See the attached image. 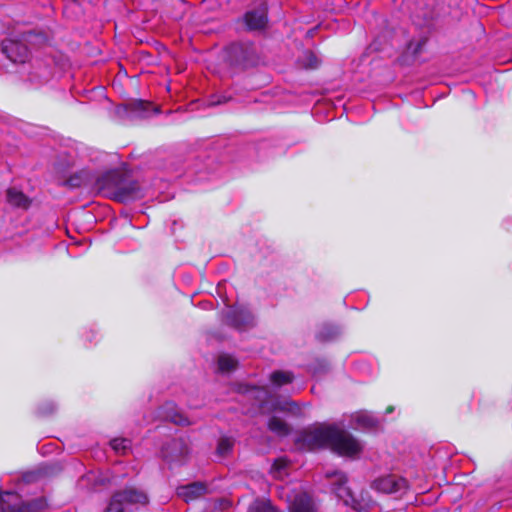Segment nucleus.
Listing matches in <instances>:
<instances>
[{"mask_svg":"<svg viewBox=\"0 0 512 512\" xmlns=\"http://www.w3.org/2000/svg\"><path fill=\"white\" fill-rule=\"evenodd\" d=\"M298 441L309 450L329 447L343 456H355L362 450L358 440L336 425L319 424L310 427L302 432Z\"/></svg>","mask_w":512,"mask_h":512,"instance_id":"nucleus-1","label":"nucleus"},{"mask_svg":"<svg viewBox=\"0 0 512 512\" xmlns=\"http://www.w3.org/2000/svg\"><path fill=\"white\" fill-rule=\"evenodd\" d=\"M95 186L105 195L111 196L120 202H126L140 196L138 183L128 180L118 170H110L98 176Z\"/></svg>","mask_w":512,"mask_h":512,"instance_id":"nucleus-2","label":"nucleus"},{"mask_svg":"<svg viewBox=\"0 0 512 512\" xmlns=\"http://www.w3.org/2000/svg\"><path fill=\"white\" fill-rule=\"evenodd\" d=\"M48 473L46 470L42 472H28L23 475L22 479L18 480L17 490H0V512H22L24 503L22 496L19 494L22 491V486L36 481L41 474L47 475Z\"/></svg>","mask_w":512,"mask_h":512,"instance_id":"nucleus-3","label":"nucleus"},{"mask_svg":"<svg viewBox=\"0 0 512 512\" xmlns=\"http://www.w3.org/2000/svg\"><path fill=\"white\" fill-rule=\"evenodd\" d=\"M249 397L254 398V405L263 412L265 411H284L292 415L299 416L301 408L298 403L290 400L284 402L271 400L268 391L265 388H253L248 391Z\"/></svg>","mask_w":512,"mask_h":512,"instance_id":"nucleus-4","label":"nucleus"},{"mask_svg":"<svg viewBox=\"0 0 512 512\" xmlns=\"http://www.w3.org/2000/svg\"><path fill=\"white\" fill-rule=\"evenodd\" d=\"M147 503L148 496L143 491L129 487L113 495L106 512H128L130 506Z\"/></svg>","mask_w":512,"mask_h":512,"instance_id":"nucleus-5","label":"nucleus"},{"mask_svg":"<svg viewBox=\"0 0 512 512\" xmlns=\"http://www.w3.org/2000/svg\"><path fill=\"white\" fill-rule=\"evenodd\" d=\"M223 320L238 330H245L255 324L253 313L244 305L227 306L223 312Z\"/></svg>","mask_w":512,"mask_h":512,"instance_id":"nucleus-6","label":"nucleus"},{"mask_svg":"<svg viewBox=\"0 0 512 512\" xmlns=\"http://www.w3.org/2000/svg\"><path fill=\"white\" fill-rule=\"evenodd\" d=\"M371 488L384 494H402L407 489V481L394 474H387L374 479Z\"/></svg>","mask_w":512,"mask_h":512,"instance_id":"nucleus-7","label":"nucleus"},{"mask_svg":"<svg viewBox=\"0 0 512 512\" xmlns=\"http://www.w3.org/2000/svg\"><path fill=\"white\" fill-rule=\"evenodd\" d=\"M188 446L181 438L172 439L161 449L162 458L169 464L182 462L188 454Z\"/></svg>","mask_w":512,"mask_h":512,"instance_id":"nucleus-8","label":"nucleus"},{"mask_svg":"<svg viewBox=\"0 0 512 512\" xmlns=\"http://www.w3.org/2000/svg\"><path fill=\"white\" fill-rule=\"evenodd\" d=\"M152 112H156V109L152 103L142 100H134L122 104L117 108L118 114H125L129 118H145L148 117Z\"/></svg>","mask_w":512,"mask_h":512,"instance_id":"nucleus-9","label":"nucleus"},{"mask_svg":"<svg viewBox=\"0 0 512 512\" xmlns=\"http://www.w3.org/2000/svg\"><path fill=\"white\" fill-rule=\"evenodd\" d=\"M2 52L14 63H24L29 57V51L25 44L13 39H6L1 44Z\"/></svg>","mask_w":512,"mask_h":512,"instance_id":"nucleus-10","label":"nucleus"},{"mask_svg":"<svg viewBox=\"0 0 512 512\" xmlns=\"http://www.w3.org/2000/svg\"><path fill=\"white\" fill-rule=\"evenodd\" d=\"M244 21L249 30H262L267 24V5L261 3L254 9L246 12Z\"/></svg>","mask_w":512,"mask_h":512,"instance_id":"nucleus-11","label":"nucleus"},{"mask_svg":"<svg viewBox=\"0 0 512 512\" xmlns=\"http://www.w3.org/2000/svg\"><path fill=\"white\" fill-rule=\"evenodd\" d=\"M206 486L199 482H194L188 485L180 486L177 488V495L185 502L196 500L206 493Z\"/></svg>","mask_w":512,"mask_h":512,"instance_id":"nucleus-12","label":"nucleus"},{"mask_svg":"<svg viewBox=\"0 0 512 512\" xmlns=\"http://www.w3.org/2000/svg\"><path fill=\"white\" fill-rule=\"evenodd\" d=\"M289 509L290 512H316L313 500L306 493L295 495Z\"/></svg>","mask_w":512,"mask_h":512,"instance_id":"nucleus-13","label":"nucleus"},{"mask_svg":"<svg viewBox=\"0 0 512 512\" xmlns=\"http://www.w3.org/2000/svg\"><path fill=\"white\" fill-rule=\"evenodd\" d=\"M8 203L16 208L27 209L30 205L29 198L16 188H9L6 193Z\"/></svg>","mask_w":512,"mask_h":512,"instance_id":"nucleus-14","label":"nucleus"},{"mask_svg":"<svg viewBox=\"0 0 512 512\" xmlns=\"http://www.w3.org/2000/svg\"><path fill=\"white\" fill-rule=\"evenodd\" d=\"M162 417L165 420H168L170 422H173L177 425H189L190 422L187 420V418L178 411L176 406L172 403H167L163 407Z\"/></svg>","mask_w":512,"mask_h":512,"instance_id":"nucleus-15","label":"nucleus"},{"mask_svg":"<svg viewBox=\"0 0 512 512\" xmlns=\"http://www.w3.org/2000/svg\"><path fill=\"white\" fill-rule=\"evenodd\" d=\"M354 424L352 425L355 429H369L377 425L376 418L368 412H359L353 416Z\"/></svg>","mask_w":512,"mask_h":512,"instance_id":"nucleus-16","label":"nucleus"},{"mask_svg":"<svg viewBox=\"0 0 512 512\" xmlns=\"http://www.w3.org/2000/svg\"><path fill=\"white\" fill-rule=\"evenodd\" d=\"M270 431L278 436H287L290 433V426L281 418L272 416L268 421Z\"/></svg>","mask_w":512,"mask_h":512,"instance_id":"nucleus-17","label":"nucleus"},{"mask_svg":"<svg viewBox=\"0 0 512 512\" xmlns=\"http://www.w3.org/2000/svg\"><path fill=\"white\" fill-rule=\"evenodd\" d=\"M294 376L291 372L288 371H274L270 375V381L272 385L276 388H279L283 385L289 384L293 381Z\"/></svg>","mask_w":512,"mask_h":512,"instance_id":"nucleus-18","label":"nucleus"},{"mask_svg":"<svg viewBox=\"0 0 512 512\" xmlns=\"http://www.w3.org/2000/svg\"><path fill=\"white\" fill-rule=\"evenodd\" d=\"M237 366V360L227 354H223L218 358V368L221 372H230Z\"/></svg>","mask_w":512,"mask_h":512,"instance_id":"nucleus-19","label":"nucleus"},{"mask_svg":"<svg viewBox=\"0 0 512 512\" xmlns=\"http://www.w3.org/2000/svg\"><path fill=\"white\" fill-rule=\"evenodd\" d=\"M248 512H279L269 500H256L248 509Z\"/></svg>","mask_w":512,"mask_h":512,"instance_id":"nucleus-20","label":"nucleus"},{"mask_svg":"<svg viewBox=\"0 0 512 512\" xmlns=\"http://www.w3.org/2000/svg\"><path fill=\"white\" fill-rule=\"evenodd\" d=\"M334 476L337 477V480L339 482L338 486L334 488L338 497L344 498L347 496L349 498H352L350 490L344 486V484L347 481L346 476L341 472H335Z\"/></svg>","mask_w":512,"mask_h":512,"instance_id":"nucleus-21","label":"nucleus"},{"mask_svg":"<svg viewBox=\"0 0 512 512\" xmlns=\"http://www.w3.org/2000/svg\"><path fill=\"white\" fill-rule=\"evenodd\" d=\"M111 448L120 454H126L131 448V441L126 438H115L110 441Z\"/></svg>","mask_w":512,"mask_h":512,"instance_id":"nucleus-22","label":"nucleus"},{"mask_svg":"<svg viewBox=\"0 0 512 512\" xmlns=\"http://www.w3.org/2000/svg\"><path fill=\"white\" fill-rule=\"evenodd\" d=\"M300 63L305 68L314 69L318 67L320 60L312 51H305L300 58Z\"/></svg>","mask_w":512,"mask_h":512,"instance_id":"nucleus-23","label":"nucleus"},{"mask_svg":"<svg viewBox=\"0 0 512 512\" xmlns=\"http://www.w3.org/2000/svg\"><path fill=\"white\" fill-rule=\"evenodd\" d=\"M233 447V440L228 437L221 438L217 446V454L221 457H225L230 453Z\"/></svg>","mask_w":512,"mask_h":512,"instance_id":"nucleus-24","label":"nucleus"},{"mask_svg":"<svg viewBox=\"0 0 512 512\" xmlns=\"http://www.w3.org/2000/svg\"><path fill=\"white\" fill-rule=\"evenodd\" d=\"M338 334V330L333 326H324L317 334V338L321 341H329L335 338Z\"/></svg>","mask_w":512,"mask_h":512,"instance_id":"nucleus-25","label":"nucleus"},{"mask_svg":"<svg viewBox=\"0 0 512 512\" xmlns=\"http://www.w3.org/2000/svg\"><path fill=\"white\" fill-rule=\"evenodd\" d=\"M287 466V461L285 459H277L272 465V473L275 477L281 476V470L285 469Z\"/></svg>","mask_w":512,"mask_h":512,"instance_id":"nucleus-26","label":"nucleus"},{"mask_svg":"<svg viewBox=\"0 0 512 512\" xmlns=\"http://www.w3.org/2000/svg\"><path fill=\"white\" fill-rule=\"evenodd\" d=\"M54 409H55L54 404L53 403H49L47 408H41L40 409V413L41 414H48V413L53 412Z\"/></svg>","mask_w":512,"mask_h":512,"instance_id":"nucleus-27","label":"nucleus"},{"mask_svg":"<svg viewBox=\"0 0 512 512\" xmlns=\"http://www.w3.org/2000/svg\"><path fill=\"white\" fill-rule=\"evenodd\" d=\"M241 48H242V46L240 44H234V45L231 46L230 50H231V53H235L236 54L237 51L239 49H241Z\"/></svg>","mask_w":512,"mask_h":512,"instance_id":"nucleus-28","label":"nucleus"},{"mask_svg":"<svg viewBox=\"0 0 512 512\" xmlns=\"http://www.w3.org/2000/svg\"><path fill=\"white\" fill-rule=\"evenodd\" d=\"M42 507V500H39L37 505L35 506L36 509L38 508H41ZM34 509V507H32Z\"/></svg>","mask_w":512,"mask_h":512,"instance_id":"nucleus-29","label":"nucleus"},{"mask_svg":"<svg viewBox=\"0 0 512 512\" xmlns=\"http://www.w3.org/2000/svg\"><path fill=\"white\" fill-rule=\"evenodd\" d=\"M246 59V56H242L240 58H237V60H245Z\"/></svg>","mask_w":512,"mask_h":512,"instance_id":"nucleus-30","label":"nucleus"}]
</instances>
